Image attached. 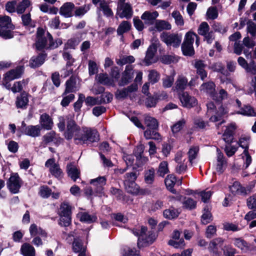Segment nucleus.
<instances>
[{
  "label": "nucleus",
  "instance_id": "nucleus-3",
  "mask_svg": "<svg viewBox=\"0 0 256 256\" xmlns=\"http://www.w3.org/2000/svg\"><path fill=\"white\" fill-rule=\"evenodd\" d=\"M196 38V43L198 45V37L196 34L193 32H188L184 38V40L182 44V50L185 56H192L194 54V50L193 46L194 38Z\"/></svg>",
  "mask_w": 256,
  "mask_h": 256
},
{
  "label": "nucleus",
  "instance_id": "nucleus-34",
  "mask_svg": "<svg viewBox=\"0 0 256 256\" xmlns=\"http://www.w3.org/2000/svg\"><path fill=\"white\" fill-rule=\"evenodd\" d=\"M20 253L24 256H35L36 250L34 247L28 243L25 242L22 245Z\"/></svg>",
  "mask_w": 256,
  "mask_h": 256
},
{
  "label": "nucleus",
  "instance_id": "nucleus-31",
  "mask_svg": "<svg viewBox=\"0 0 256 256\" xmlns=\"http://www.w3.org/2000/svg\"><path fill=\"white\" fill-rule=\"evenodd\" d=\"M158 129L146 130L144 132V136L146 140H154L159 142L162 140V137L158 132Z\"/></svg>",
  "mask_w": 256,
  "mask_h": 256
},
{
  "label": "nucleus",
  "instance_id": "nucleus-40",
  "mask_svg": "<svg viewBox=\"0 0 256 256\" xmlns=\"http://www.w3.org/2000/svg\"><path fill=\"white\" fill-rule=\"evenodd\" d=\"M212 68L214 71L220 72L224 76H228L230 75V73L225 68L224 66L220 62L214 64L212 65Z\"/></svg>",
  "mask_w": 256,
  "mask_h": 256
},
{
  "label": "nucleus",
  "instance_id": "nucleus-30",
  "mask_svg": "<svg viewBox=\"0 0 256 256\" xmlns=\"http://www.w3.org/2000/svg\"><path fill=\"white\" fill-rule=\"evenodd\" d=\"M188 84V79L186 77L184 76H178L176 82L175 86L174 87V90L176 92H183V91L186 89Z\"/></svg>",
  "mask_w": 256,
  "mask_h": 256
},
{
  "label": "nucleus",
  "instance_id": "nucleus-22",
  "mask_svg": "<svg viewBox=\"0 0 256 256\" xmlns=\"http://www.w3.org/2000/svg\"><path fill=\"white\" fill-rule=\"evenodd\" d=\"M216 166V170L220 174H222L226 166V161L224 158L223 153L220 150L217 148Z\"/></svg>",
  "mask_w": 256,
  "mask_h": 256
},
{
  "label": "nucleus",
  "instance_id": "nucleus-19",
  "mask_svg": "<svg viewBox=\"0 0 256 256\" xmlns=\"http://www.w3.org/2000/svg\"><path fill=\"white\" fill-rule=\"evenodd\" d=\"M75 8L74 4L71 2H66L60 8V14L66 18L73 16V11Z\"/></svg>",
  "mask_w": 256,
  "mask_h": 256
},
{
  "label": "nucleus",
  "instance_id": "nucleus-4",
  "mask_svg": "<svg viewBox=\"0 0 256 256\" xmlns=\"http://www.w3.org/2000/svg\"><path fill=\"white\" fill-rule=\"evenodd\" d=\"M137 174L136 172L126 173L124 176V184L128 192L133 194L139 193L140 187L135 182Z\"/></svg>",
  "mask_w": 256,
  "mask_h": 256
},
{
  "label": "nucleus",
  "instance_id": "nucleus-32",
  "mask_svg": "<svg viewBox=\"0 0 256 256\" xmlns=\"http://www.w3.org/2000/svg\"><path fill=\"white\" fill-rule=\"evenodd\" d=\"M230 190L234 195H246V194L245 188L242 187L238 181L234 182L232 186H230Z\"/></svg>",
  "mask_w": 256,
  "mask_h": 256
},
{
  "label": "nucleus",
  "instance_id": "nucleus-63",
  "mask_svg": "<svg viewBox=\"0 0 256 256\" xmlns=\"http://www.w3.org/2000/svg\"><path fill=\"white\" fill-rule=\"evenodd\" d=\"M148 80L152 84L156 83L160 80V76L159 74L154 70H152L148 74Z\"/></svg>",
  "mask_w": 256,
  "mask_h": 256
},
{
  "label": "nucleus",
  "instance_id": "nucleus-50",
  "mask_svg": "<svg viewBox=\"0 0 256 256\" xmlns=\"http://www.w3.org/2000/svg\"><path fill=\"white\" fill-rule=\"evenodd\" d=\"M98 82L102 84L112 86L114 80H111L106 74L100 73L98 75Z\"/></svg>",
  "mask_w": 256,
  "mask_h": 256
},
{
  "label": "nucleus",
  "instance_id": "nucleus-33",
  "mask_svg": "<svg viewBox=\"0 0 256 256\" xmlns=\"http://www.w3.org/2000/svg\"><path fill=\"white\" fill-rule=\"evenodd\" d=\"M234 130L235 128L232 124L226 127L222 135V138L226 142L230 144L232 142Z\"/></svg>",
  "mask_w": 256,
  "mask_h": 256
},
{
  "label": "nucleus",
  "instance_id": "nucleus-36",
  "mask_svg": "<svg viewBox=\"0 0 256 256\" xmlns=\"http://www.w3.org/2000/svg\"><path fill=\"white\" fill-rule=\"evenodd\" d=\"M144 124L147 127L146 130L158 128V120L153 117L150 116H146L144 119Z\"/></svg>",
  "mask_w": 256,
  "mask_h": 256
},
{
  "label": "nucleus",
  "instance_id": "nucleus-2",
  "mask_svg": "<svg viewBox=\"0 0 256 256\" xmlns=\"http://www.w3.org/2000/svg\"><path fill=\"white\" fill-rule=\"evenodd\" d=\"M74 140L76 144H91L99 140V134L96 130L82 127Z\"/></svg>",
  "mask_w": 256,
  "mask_h": 256
},
{
  "label": "nucleus",
  "instance_id": "nucleus-20",
  "mask_svg": "<svg viewBox=\"0 0 256 256\" xmlns=\"http://www.w3.org/2000/svg\"><path fill=\"white\" fill-rule=\"evenodd\" d=\"M46 54L44 52L38 54L31 58L29 62V66L32 68H36L41 66L44 62Z\"/></svg>",
  "mask_w": 256,
  "mask_h": 256
},
{
  "label": "nucleus",
  "instance_id": "nucleus-35",
  "mask_svg": "<svg viewBox=\"0 0 256 256\" xmlns=\"http://www.w3.org/2000/svg\"><path fill=\"white\" fill-rule=\"evenodd\" d=\"M215 87L216 85L212 81H210L207 82L203 83L200 86V90H202L204 92L209 94L210 96L212 98L216 92Z\"/></svg>",
  "mask_w": 256,
  "mask_h": 256
},
{
  "label": "nucleus",
  "instance_id": "nucleus-21",
  "mask_svg": "<svg viewBox=\"0 0 256 256\" xmlns=\"http://www.w3.org/2000/svg\"><path fill=\"white\" fill-rule=\"evenodd\" d=\"M24 66H20L16 67L7 72L4 76V80L6 81H10L20 78L23 72Z\"/></svg>",
  "mask_w": 256,
  "mask_h": 256
},
{
  "label": "nucleus",
  "instance_id": "nucleus-6",
  "mask_svg": "<svg viewBox=\"0 0 256 256\" xmlns=\"http://www.w3.org/2000/svg\"><path fill=\"white\" fill-rule=\"evenodd\" d=\"M160 38L167 46H172L174 48L179 47L182 42V36L174 33L164 32L160 34Z\"/></svg>",
  "mask_w": 256,
  "mask_h": 256
},
{
  "label": "nucleus",
  "instance_id": "nucleus-64",
  "mask_svg": "<svg viewBox=\"0 0 256 256\" xmlns=\"http://www.w3.org/2000/svg\"><path fill=\"white\" fill-rule=\"evenodd\" d=\"M218 10L216 6H210L207 10L206 15L211 20H215L218 16Z\"/></svg>",
  "mask_w": 256,
  "mask_h": 256
},
{
  "label": "nucleus",
  "instance_id": "nucleus-28",
  "mask_svg": "<svg viewBox=\"0 0 256 256\" xmlns=\"http://www.w3.org/2000/svg\"><path fill=\"white\" fill-rule=\"evenodd\" d=\"M76 81L74 76H71L66 82V88L62 94V96L66 95L68 94L74 92L76 88Z\"/></svg>",
  "mask_w": 256,
  "mask_h": 256
},
{
  "label": "nucleus",
  "instance_id": "nucleus-37",
  "mask_svg": "<svg viewBox=\"0 0 256 256\" xmlns=\"http://www.w3.org/2000/svg\"><path fill=\"white\" fill-rule=\"evenodd\" d=\"M72 250L75 253H79L86 250V248L84 246L82 240L78 238L74 239L72 243Z\"/></svg>",
  "mask_w": 256,
  "mask_h": 256
},
{
  "label": "nucleus",
  "instance_id": "nucleus-27",
  "mask_svg": "<svg viewBox=\"0 0 256 256\" xmlns=\"http://www.w3.org/2000/svg\"><path fill=\"white\" fill-rule=\"evenodd\" d=\"M40 131L41 128L39 125H29L28 127L26 128L25 132H24L23 134L32 138H36L40 135Z\"/></svg>",
  "mask_w": 256,
  "mask_h": 256
},
{
  "label": "nucleus",
  "instance_id": "nucleus-61",
  "mask_svg": "<svg viewBox=\"0 0 256 256\" xmlns=\"http://www.w3.org/2000/svg\"><path fill=\"white\" fill-rule=\"evenodd\" d=\"M62 57L66 61V66L67 68L72 66L75 62V60L72 58V55L68 52H64L62 53Z\"/></svg>",
  "mask_w": 256,
  "mask_h": 256
},
{
  "label": "nucleus",
  "instance_id": "nucleus-5",
  "mask_svg": "<svg viewBox=\"0 0 256 256\" xmlns=\"http://www.w3.org/2000/svg\"><path fill=\"white\" fill-rule=\"evenodd\" d=\"M36 46L37 50L42 51L44 49H54L58 47V44H55L51 34L47 32L46 36L36 40Z\"/></svg>",
  "mask_w": 256,
  "mask_h": 256
},
{
  "label": "nucleus",
  "instance_id": "nucleus-38",
  "mask_svg": "<svg viewBox=\"0 0 256 256\" xmlns=\"http://www.w3.org/2000/svg\"><path fill=\"white\" fill-rule=\"evenodd\" d=\"M44 141L46 144L50 143L52 142H60L62 139L60 137L56 138V134L54 131H51L50 132L46 134L43 136Z\"/></svg>",
  "mask_w": 256,
  "mask_h": 256
},
{
  "label": "nucleus",
  "instance_id": "nucleus-49",
  "mask_svg": "<svg viewBox=\"0 0 256 256\" xmlns=\"http://www.w3.org/2000/svg\"><path fill=\"white\" fill-rule=\"evenodd\" d=\"M28 83V80H23L21 81L16 82L14 83L13 86L11 88V90L14 93L18 92H22L23 86Z\"/></svg>",
  "mask_w": 256,
  "mask_h": 256
},
{
  "label": "nucleus",
  "instance_id": "nucleus-23",
  "mask_svg": "<svg viewBox=\"0 0 256 256\" xmlns=\"http://www.w3.org/2000/svg\"><path fill=\"white\" fill-rule=\"evenodd\" d=\"M10 24L8 22L6 24H0V37L4 39L8 40L14 37V32L8 28H12L10 27Z\"/></svg>",
  "mask_w": 256,
  "mask_h": 256
},
{
  "label": "nucleus",
  "instance_id": "nucleus-1",
  "mask_svg": "<svg viewBox=\"0 0 256 256\" xmlns=\"http://www.w3.org/2000/svg\"><path fill=\"white\" fill-rule=\"evenodd\" d=\"M58 127L60 132H64V136L67 140L74 139L81 128L77 124L71 114L60 116L58 118Z\"/></svg>",
  "mask_w": 256,
  "mask_h": 256
},
{
  "label": "nucleus",
  "instance_id": "nucleus-13",
  "mask_svg": "<svg viewBox=\"0 0 256 256\" xmlns=\"http://www.w3.org/2000/svg\"><path fill=\"white\" fill-rule=\"evenodd\" d=\"M106 178L104 176H100L90 180V184L92 186L94 192L102 194L104 192V186L106 184Z\"/></svg>",
  "mask_w": 256,
  "mask_h": 256
},
{
  "label": "nucleus",
  "instance_id": "nucleus-48",
  "mask_svg": "<svg viewBox=\"0 0 256 256\" xmlns=\"http://www.w3.org/2000/svg\"><path fill=\"white\" fill-rule=\"evenodd\" d=\"M155 170L152 168L144 172V181L148 184H152L154 180Z\"/></svg>",
  "mask_w": 256,
  "mask_h": 256
},
{
  "label": "nucleus",
  "instance_id": "nucleus-12",
  "mask_svg": "<svg viewBox=\"0 0 256 256\" xmlns=\"http://www.w3.org/2000/svg\"><path fill=\"white\" fill-rule=\"evenodd\" d=\"M138 90V84L136 83H132L126 88H123L122 90H118L116 92V98L117 99L126 98L130 94L136 92Z\"/></svg>",
  "mask_w": 256,
  "mask_h": 256
},
{
  "label": "nucleus",
  "instance_id": "nucleus-18",
  "mask_svg": "<svg viewBox=\"0 0 256 256\" xmlns=\"http://www.w3.org/2000/svg\"><path fill=\"white\" fill-rule=\"evenodd\" d=\"M144 148L142 146H138L134 151V154L136 158V164L138 167L142 166L148 160V158L143 156Z\"/></svg>",
  "mask_w": 256,
  "mask_h": 256
},
{
  "label": "nucleus",
  "instance_id": "nucleus-59",
  "mask_svg": "<svg viewBox=\"0 0 256 256\" xmlns=\"http://www.w3.org/2000/svg\"><path fill=\"white\" fill-rule=\"evenodd\" d=\"M249 136L241 137L238 141L239 146L244 148V152H248L249 146Z\"/></svg>",
  "mask_w": 256,
  "mask_h": 256
},
{
  "label": "nucleus",
  "instance_id": "nucleus-46",
  "mask_svg": "<svg viewBox=\"0 0 256 256\" xmlns=\"http://www.w3.org/2000/svg\"><path fill=\"white\" fill-rule=\"evenodd\" d=\"M97 218L95 215H90L86 212H82L80 214V220L88 224L92 223L96 220Z\"/></svg>",
  "mask_w": 256,
  "mask_h": 256
},
{
  "label": "nucleus",
  "instance_id": "nucleus-47",
  "mask_svg": "<svg viewBox=\"0 0 256 256\" xmlns=\"http://www.w3.org/2000/svg\"><path fill=\"white\" fill-rule=\"evenodd\" d=\"M60 210V215H72V206L68 202H64L61 204Z\"/></svg>",
  "mask_w": 256,
  "mask_h": 256
},
{
  "label": "nucleus",
  "instance_id": "nucleus-55",
  "mask_svg": "<svg viewBox=\"0 0 256 256\" xmlns=\"http://www.w3.org/2000/svg\"><path fill=\"white\" fill-rule=\"evenodd\" d=\"M90 9V6L86 4L76 7L75 9L74 15L76 16H84Z\"/></svg>",
  "mask_w": 256,
  "mask_h": 256
},
{
  "label": "nucleus",
  "instance_id": "nucleus-42",
  "mask_svg": "<svg viewBox=\"0 0 256 256\" xmlns=\"http://www.w3.org/2000/svg\"><path fill=\"white\" fill-rule=\"evenodd\" d=\"M155 28L159 32L162 30H170L171 29V24L164 20H158L155 22Z\"/></svg>",
  "mask_w": 256,
  "mask_h": 256
},
{
  "label": "nucleus",
  "instance_id": "nucleus-29",
  "mask_svg": "<svg viewBox=\"0 0 256 256\" xmlns=\"http://www.w3.org/2000/svg\"><path fill=\"white\" fill-rule=\"evenodd\" d=\"M66 171L68 176L74 182H76L80 178V170L72 164L70 163L67 164Z\"/></svg>",
  "mask_w": 256,
  "mask_h": 256
},
{
  "label": "nucleus",
  "instance_id": "nucleus-9",
  "mask_svg": "<svg viewBox=\"0 0 256 256\" xmlns=\"http://www.w3.org/2000/svg\"><path fill=\"white\" fill-rule=\"evenodd\" d=\"M134 76V66L132 65H127L124 70L122 73L121 77L118 81L120 86H124L130 83Z\"/></svg>",
  "mask_w": 256,
  "mask_h": 256
},
{
  "label": "nucleus",
  "instance_id": "nucleus-60",
  "mask_svg": "<svg viewBox=\"0 0 256 256\" xmlns=\"http://www.w3.org/2000/svg\"><path fill=\"white\" fill-rule=\"evenodd\" d=\"M238 114L248 116H254L255 114L254 109L250 106H244Z\"/></svg>",
  "mask_w": 256,
  "mask_h": 256
},
{
  "label": "nucleus",
  "instance_id": "nucleus-62",
  "mask_svg": "<svg viewBox=\"0 0 256 256\" xmlns=\"http://www.w3.org/2000/svg\"><path fill=\"white\" fill-rule=\"evenodd\" d=\"M140 250L136 248H126L124 249L123 256H140Z\"/></svg>",
  "mask_w": 256,
  "mask_h": 256
},
{
  "label": "nucleus",
  "instance_id": "nucleus-51",
  "mask_svg": "<svg viewBox=\"0 0 256 256\" xmlns=\"http://www.w3.org/2000/svg\"><path fill=\"white\" fill-rule=\"evenodd\" d=\"M135 58L132 56H123L116 61V64L120 66L126 64H130L134 62Z\"/></svg>",
  "mask_w": 256,
  "mask_h": 256
},
{
  "label": "nucleus",
  "instance_id": "nucleus-24",
  "mask_svg": "<svg viewBox=\"0 0 256 256\" xmlns=\"http://www.w3.org/2000/svg\"><path fill=\"white\" fill-rule=\"evenodd\" d=\"M158 16V13L156 11L150 12L146 11L141 16V18L144 20V23L148 25H152L156 22V20Z\"/></svg>",
  "mask_w": 256,
  "mask_h": 256
},
{
  "label": "nucleus",
  "instance_id": "nucleus-14",
  "mask_svg": "<svg viewBox=\"0 0 256 256\" xmlns=\"http://www.w3.org/2000/svg\"><path fill=\"white\" fill-rule=\"evenodd\" d=\"M29 96L30 95L27 92L22 91L16 98L15 105L17 108L26 110L28 106Z\"/></svg>",
  "mask_w": 256,
  "mask_h": 256
},
{
  "label": "nucleus",
  "instance_id": "nucleus-54",
  "mask_svg": "<svg viewBox=\"0 0 256 256\" xmlns=\"http://www.w3.org/2000/svg\"><path fill=\"white\" fill-rule=\"evenodd\" d=\"M204 211L201 217V222L204 224H206L212 220V214L206 208H204Z\"/></svg>",
  "mask_w": 256,
  "mask_h": 256
},
{
  "label": "nucleus",
  "instance_id": "nucleus-43",
  "mask_svg": "<svg viewBox=\"0 0 256 256\" xmlns=\"http://www.w3.org/2000/svg\"><path fill=\"white\" fill-rule=\"evenodd\" d=\"M50 174L58 178H60L63 176V172L58 164H55L50 168Z\"/></svg>",
  "mask_w": 256,
  "mask_h": 256
},
{
  "label": "nucleus",
  "instance_id": "nucleus-53",
  "mask_svg": "<svg viewBox=\"0 0 256 256\" xmlns=\"http://www.w3.org/2000/svg\"><path fill=\"white\" fill-rule=\"evenodd\" d=\"M30 4V2L29 0H22L17 6L16 11L18 14H23L26 8Z\"/></svg>",
  "mask_w": 256,
  "mask_h": 256
},
{
  "label": "nucleus",
  "instance_id": "nucleus-16",
  "mask_svg": "<svg viewBox=\"0 0 256 256\" xmlns=\"http://www.w3.org/2000/svg\"><path fill=\"white\" fill-rule=\"evenodd\" d=\"M117 10H122L121 12L118 14L119 16L121 18H126V19H130L132 16V8L131 5L128 3L118 4Z\"/></svg>",
  "mask_w": 256,
  "mask_h": 256
},
{
  "label": "nucleus",
  "instance_id": "nucleus-52",
  "mask_svg": "<svg viewBox=\"0 0 256 256\" xmlns=\"http://www.w3.org/2000/svg\"><path fill=\"white\" fill-rule=\"evenodd\" d=\"M22 20L24 26L28 28L35 27V22L32 21L30 13L22 14Z\"/></svg>",
  "mask_w": 256,
  "mask_h": 256
},
{
  "label": "nucleus",
  "instance_id": "nucleus-39",
  "mask_svg": "<svg viewBox=\"0 0 256 256\" xmlns=\"http://www.w3.org/2000/svg\"><path fill=\"white\" fill-rule=\"evenodd\" d=\"M163 214L165 218L172 220L177 218L180 213L178 210L174 208H170L169 209L165 210L164 211Z\"/></svg>",
  "mask_w": 256,
  "mask_h": 256
},
{
  "label": "nucleus",
  "instance_id": "nucleus-44",
  "mask_svg": "<svg viewBox=\"0 0 256 256\" xmlns=\"http://www.w3.org/2000/svg\"><path fill=\"white\" fill-rule=\"evenodd\" d=\"M131 24L128 21H123L118 26L117 29V34L119 36H122L124 33L128 32L130 29Z\"/></svg>",
  "mask_w": 256,
  "mask_h": 256
},
{
  "label": "nucleus",
  "instance_id": "nucleus-45",
  "mask_svg": "<svg viewBox=\"0 0 256 256\" xmlns=\"http://www.w3.org/2000/svg\"><path fill=\"white\" fill-rule=\"evenodd\" d=\"M82 35V34H80ZM82 40V36H76L69 39L66 44L68 48L75 49L80 42Z\"/></svg>",
  "mask_w": 256,
  "mask_h": 256
},
{
  "label": "nucleus",
  "instance_id": "nucleus-58",
  "mask_svg": "<svg viewBox=\"0 0 256 256\" xmlns=\"http://www.w3.org/2000/svg\"><path fill=\"white\" fill-rule=\"evenodd\" d=\"M228 97V93L224 89L220 90L218 94L215 92L212 99L217 102H220Z\"/></svg>",
  "mask_w": 256,
  "mask_h": 256
},
{
  "label": "nucleus",
  "instance_id": "nucleus-25",
  "mask_svg": "<svg viewBox=\"0 0 256 256\" xmlns=\"http://www.w3.org/2000/svg\"><path fill=\"white\" fill-rule=\"evenodd\" d=\"M40 124L42 128L46 130H51L53 126L52 120L46 113H44L40 115Z\"/></svg>",
  "mask_w": 256,
  "mask_h": 256
},
{
  "label": "nucleus",
  "instance_id": "nucleus-17",
  "mask_svg": "<svg viewBox=\"0 0 256 256\" xmlns=\"http://www.w3.org/2000/svg\"><path fill=\"white\" fill-rule=\"evenodd\" d=\"M157 51V47L155 44H152L148 48L146 56L144 60L145 66H148L156 62L154 59V56Z\"/></svg>",
  "mask_w": 256,
  "mask_h": 256
},
{
  "label": "nucleus",
  "instance_id": "nucleus-8",
  "mask_svg": "<svg viewBox=\"0 0 256 256\" xmlns=\"http://www.w3.org/2000/svg\"><path fill=\"white\" fill-rule=\"evenodd\" d=\"M22 184L23 182L18 173H12L6 182L9 190L14 194L19 192Z\"/></svg>",
  "mask_w": 256,
  "mask_h": 256
},
{
  "label": "nucleus",
  "instance_id": "nucleus-26",
  "mask_svg": "<svg viewBox=\"0 0 256 256\" xmlns=\"http://www.w3.org/2000/svg\"><path fill=\"white\" fill-rule=\"evenodd\" d=\"M206 64L202 60H196L194 64V67L196 70V74L200 76V79L204 80L207 77V72L205 70L204 68Z\"/></svg>",
  "mask_w": 256,
  "mask_h": 256
},
{
  "label": "nucleus",
  "instance_id": "nucleus-57",
  "mask_svg": "<svg viewBox=\"0 0 256 256\" xmlns=\"http://www.w3.org/2000/svg\"><path fill=\"white\" fill-rule=\"evenodd\" d=\"M182 204L184 208L192 210L196 208V202L190 198H185V200Z\"/></svg>",
  "mask_w": 256,
  "mask_h": 256
},
{
  "label": "nucleus",
  "instance_id": "nucleus-7",
  "mask_svg": "<svg viewBox=\"0 0 256 256\" xmlns=\"http://www.w3.org/2000/svg\"><path fill=\"white\" fill-rule=\"evenodd\" d=\"M224 239L216 238L212 240L208 245V249L212 256H222V251Z\"/></svg>",
  "mask_w": 256,
  "mask_h": 256
},
{
  "label": "nucleus",
  "instance_id": "nucleus-56",
  "mask_svg": "<svg viewBox=\"0 0 256 256\" xmlns=\"http://www.w3.org/2000/svg\"><path fill=\"white\" fill-rule=\"evenodd\" d=\"M100 104H108L110 102L113 98L112 94L110 92H106L98 96Z\"/></svg>",
  "mask_w": 256,
  "mask_h": 256
},
{
  "label": "nucleus",
  "instance_id": "nucleus-15",
  "mask_svg": "<svg viewBox=\"0 0 256 256\" xmlns=\"http://www.w3.org/2000/svg\"><path fill=\"white\" fill-rule=\"evenodd\" d=\"M238 62L246 72L253 75L256 74V63L254 60H252L248 64L244 58L240 56L238 59Z\"/></svg>",
  "mask_w": 256,
  "mask_h": 256
},
{
  "label": "nucleus",
  "instance_id": "nucleus-11",
  "mask_svg": "<svg viewBox=\"0 0 256 256\" xmlns=\"http://www.w3.org/2000/svg\"><path fill=\"white\" fill-rule=\"evenodd\" d=\"M180 102L184 107L192 108L198 104L197 100L194 96L188 94L187 92H183L179 96Z\"/></svg>",
  "mask_w": 256,
  "mask_h": 256
},
{
  "label": "nucleus",
  "instance_id": "nucleus-41",
  "mask_svg": "<svg viewBox=\"0 0 256 256\" xmlns=\"http://www.w3.org/2000/svg\"><path fill=\"white\" fill-rule=\"evenodd\" d=\"M100 6L105 16L106 17L113 16V12L111 8H110L108 3L105 0L100 1Z\"/></svg>",
  "mask_w": 256,
  "mask_h": 256
},
{
  "label": "nucleus",
  "instance_id": "nucleus-10",
  "mask_svg": "<svg viewBox=\"0 0 256 256\" xmlns=\"http://www.w3.org/2000/svg\"><path fill=\"white\" fill-rule=\"evenodd\" d=\"M157 235L154 231H149L148 235L145 234L138 237V246L139 248L146 247L152 244L156 240Z\"/></svg>",
  "mask_w": 256,
  "mask_h": 256
}]
</instances>
